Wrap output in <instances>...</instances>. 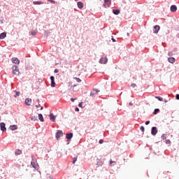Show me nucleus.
<instances>
[{"mask_svg":"<svg viewBox=\"0 0 179 179\" xmlns=\"http://www.w3.org/2000/svg\"><path fill=\"white\" fill-rule=\"evenodd\" d=\"M51 80V87H55V78L53 76H51L50 78Z\"/></svg>","mask_w":179,"mask_h":179,"instance_id":"nucleus-5","label":"nucleus"},{"mask_svg":"<svg viewBox=\"0 0 179 179\" xmlns=\"http://www.w3.org/2000/svg\"><path fill=\"white\" fill-rule=\"evenodd\" d=\"M111 40H112L113 43H115V41H116L114 38H112Z\"/></svg>","mask_w":179,"mask_h":179,"instance_id":"nucleus-47","label":"nucleus"},{"mask_svg":"<svg viewBox=\"0 0 179 179\" xmlns=\"http://www.w3.org/2000/svg\"><path fill=\"white\" fill-rule=\"evenodd\" d=\"M10 131H16L17 129V125L13 124L10 126Z\"/></svg>","mask_w":179,"mask_h":179,"instance_id":"nucleus-16","label":"nucleus"},{"mask_svg":"<svg viewBox=\"0 0 179 179\" xmlns=\"http://www.w3.org/2000/svg\"><path fill=\"white\" fill-rule=\"evenodd\" d=\"M159 30H160V26L159 25H155L153 27V33L157 34L159 33Z\"/></svg>","mask_w":179,"mask_h":179,"instance_id":"nucleus-8","label":"nucleus"},{"mask_svg":"<svg viewBox=\"0 0 179 179\" xmlns=\"http://www.w3.org/2000/svg\"><path fill=\"white\" fill-rule=\"evenodd\" d=\"M12 69L13 75H15V76H19V74L20 73L19 71V67H17L16 65H14L13 66Z\"/></svg>","mask_w":179,"mask_h":179,"instance_id":"nucleus-2","label":"nucleus"},{"mask_svg":"<svg viewBox=\"0 0 179 179\" xmlns=\"http://www.w3.org/2000/svg\"><path fill=\"white\" fill-rule=\"evenodd\" d=\"M103 142H104V140L101 139V140H99V143H100V145H101V143H103Z\"/></svg>","mask_w":179,"mask_h":179,"instance_id":"nucleus-39","label":"nucleus"},{"mask_svg":"<svg viewBox=\"0 0 179 179\" xmlns=\"http://www.w3.org/2000/svg\"><path fill=\"white\" fill-rule=\"evenodd\" d=\"M159 112H160V109L156 108L154 110L153 114H154V115H156V114H157Z\"/></svg>","mask_w":179,"mask_h":179,"instance_id":"nucleus-23","label":"nucleus"},{"mask_svg":"<svg viewBox=\"0 0 179 179\" xmlns=\"http://www.w3.org/2000/svg\"><path fill=\"white\" fill-rule=\"evenodd\" d=\"M177 51H178V49L177 48H175L172 52H177Z\"/></svg>","mask_w":179,"mask_h":179,"instance_id":"nucleus-38","label":"nucleus"},{"mask_svg":"<svg viewBox=\"0 0 179 179\" xmlns=\"http://www.w3.org/2000/svg\"><path fill=\"white\" fill-rule=\"evenodd\" d=\"M155 99H157L159 101H163V98H162L161 96H155Z\"/></svg>","mask_w":179,"mask_h":179,"instance_id":"nucleus-29","label":"nucleus"},{"mask_svg":"<svg viewBox=\"0 0 179 179\" xmlns=\"http://www.w3.org/2000/svg\"><path fill=\"white\" fill-rule=\"evenodd\" d=\"M103 6L106 7V4H103Z\"/></svg>","mask_w":179,"mask_h":179,"instance_id":"nucleus-54","label":"nucleus"},{"mask_svg":"<svg viewBox=\"0 0 179 179\" xmlns=\"http://www.w3.org/2000/svg\"><path fill=\"white\" fill-rule=\"evenodd\" d=\"M129 106H134V103H132L131 102L129 103Z\"/></svg>","mask_w":179,"mask_h":179,"instance_id":"nucleus-50","label":"nucleus"},{"mask_svg":"<svg viewBox=\"0 0 179 179\" xmlns=\"http://www.w3.org/2000/svg\"><path fill=\"white\" fill-rule=\"evenodd\" d=\"M6 37V32H2L0 34V40H3Z\"/></svg>","mask_w":179,"mask_h":179,"instance_id":"nucleus-17","label":"nucleus"},{"mask_svg":"<svg viewBox=\"0 0 179 179\" xmlns=\"http://www.w3.org/2000/svg\"><path fill=\"white\" fill-rule=\"evenodd\" d=\"M94 92H96V93H99L100 92V90H99L97 89H94Z\"/></svg>","mask_w":179,"mask_h":179,"instance_id":"nucleus-42","label":"nucleus"},{"mask_svg":"<svg viewBox=\"0 0 179 179\" xmlns=\"http://www.w3.org/2000/svg\"><path fill=\"white\" fill-rule=\"evenodd\" d=\"M75 100H76V99H75V98H71V101H73H73H75Z\"/></svg>","mask_w":179,"mask_h":179,"instance_id":"nucleus-45","label":"nucleus"},{"mask_svg":"<svg viewBox=\"0 0 179 179\" xmlns=\"http://www.w3.org/2000/svg\"><path fill=\"white\" fill-rule=\"evenodd\" d=\"M94 94H96V93H94V92H90V96H94Z\"/></svg>","mask_w":179,"mask_h":179,"instance_id":"nucleus-44","label":"nucleus"},{"mask_svg":"<svg viewBox=\"0 0 179 179\" xmlns=\"http://www.w3.org/2000/svg\"><path fill=\"white\" fill-rule=\"evenodd\" d=\"M77 6H78V9H83L84 4L82 1H78L77 3Z\"/></svg>","mask_w":179,"mask_h":179,"instance_id":"nucleus-12","label":"nucleus"},{"mask_svg":"<svg viewBox=\"0 0 179 179\" xmlns=\"http://www.w3.org/2000/svg\"><path fill=\"white\" fill-rule=\"evenodd\" d=\"M157 134V127H152L151 129V134L155 136Z\"/></svg>","mask_w":179,"mask_h":179,"instance_id":"nucleus-7","label":"nucleus"},{"mask_svg":"<svg viewBox=\"0 0 179 179\" xmlns=\"http://www.w3.org/2000/svg\"><path fill=\"white\" fill-rule=\"evenodd\" d=\"M38 120L41 121V122H44V117H43V114H38Z\"/></svg>","mask_w":179,"mask_h":179,"instance_id":"nucleus-18","label":"nucleus"},{"mask_svg":"<svg viewBox=\"0 0 179 179\" xmlns=\"http://www.w3.org/2000/svg\"><path fill=\"white\" fill-rule=\"evenodd\" d=\"M166 134H162V136H161V138L163 140V141H164V139H166Z\"/></svg>","mask_w":179,"mask_h":179,"instance_id":"nucleus-32","label":"nucleus"},{"mask_svg":"<svg viewBox=\"0 0 179 179\" xmlns=\"http://www.w3.org/2000/svg\"><path fill=\"white\" fill-rule=\"evenodd\" d=\"M168 62H170V64H174L176 62V58L174 57H169Z\"/></svg>","mask_w":179,"mask_h":179,"instance_id":"nucleus-15","label":"nucleus"},{"mask_svg":"<svg viewBox=\"0 0 179 179\" xmlns=\"http://www.w3.org/2000/svg\"><path fill=\"white\" fill-rule=\"evenodd\" d=\"M131 87L135 88V87H136V84L132 83V84L131 85Z\"/></svg>","mask_w":179,"mask_h":179,"instance_id":"nucleus-37","label":"nucleus"},{"mask_svg":"<svg viewBox=\"0 0 179 179\" xmlns=\"http://www.w3.org/2000/svg\"><path fill=\"white\" fill-rule=\"evenodd\" d=\"M41 104H38V105L36 106V108H39V107H41Z\"/></svg>","mask_w":179,"mask_h":179,"instance_id":"nucleus-46","label":"nucleus"},{"mask_svg":"<svg viewBox=\"0 0 179 179\" xmlns=\"http://www.w3.org/2000/svg\"><path fill=\"white\" fill-rule=\"evenodd\" d=\"M108 62V59H107V57H102V58H101L100 60H99V62H100L101 64H106V63Z\"/></svg>","mask_w":179,"mask_h":179,"instance_id":"nucleus-10","label":"nucleus"},{"mask_svg":"<svg viewBox=\"0 0 179 179\" xmlns=\"http://www.w3.org/2000/svg\"><path fill=\"white\" fill-rule=\"evenodd\" d=\"M45 36H47V37H48V36H50V32L48 31H45Z\"/></svg>","mask_w":179,"mask_h":179,"instance_id":"nucleus-34","label":"nucleus"},{"mask_svg":"<svg viewBox=\"0 0 179 179\" xmlns=\"http://www.w3.org/2000/svg\"><path fill=\"white\" fill-rule=\"evenodd\" d=\"M171 12H177V6L172 5L171 6Z\"/></svg>","mask_w":179,"mask_h":179,"instance_id":"nucleus-14","label":"nucleus"},{"mask_svg":"<svg viewBox=\"0 0 179 179\" xmlns=\"http://www.w3.org/2000/svg\"><path fill=\"white\" fill-rule=\"evenodd\" d=\"M31 164L34 169H37L38 167V164H37V159H36V157L34 156H31Z\"/></svg>","mask_w":179,"mask_h":179,"instance_id":"nucleus-1","label":"nucleus"},{"mask_svg":"<svg viewBox=\"0 0 179 179\" xmlns=\"http://www.w3.org/2000/svg\"><path fill=\"white\" fill-rule=\"evenodd\" d=\"M83 102H80L79 104H78V107H80V108H83Z\"/></svg>","mask_w":179,"mask_h":179,"instance_id":"nucleus-35","label":"nucleus"},{"mask_svg":"<svg viewBox=\"0 0 179 179\" xmlns=\"http://www.w3.org/2000/svg\"><path fill=\"white\" fill-rule=\"evenodd\" d=\"M48 2H50V3H57V2L54 0H48Z\"/></svg>","mask_w":179,"mask_h":179,"instance_id":"nucleus-33","label":"nucleus"},{"mask_svg":"<svg viewBox=\"0 0 179 179\" xmlns=\"http://www.w3.org/2000/svg\"><path fill=\"white\" fill-rule=\"evenodd\" d=\"M75 111L78 112V111H79V108L76 107V108H75Z\"/></svg>","mask_w":179,"mask_h":179,"instance_id":"nucleus-48","label":"nucleus"},{"mask_svg":"<svg viewBox=\"0 0 179 179\" xmlns=\"http://www.w3.org/2000/svg\"><path fill=\"white\" fill-rule=\"evenodd\" d=\"M63 135H64V133L62 132V130L57 131L55 135L56 139H59V138H61V136H62Z\"/></svg>","mask_w":179,"mask_h":179,"instance_id":"nucleus-4","label":"nucleus"},{"mask_svg":"<svg viewBox=\"0 0 179 179\" xmlns=\"http://www.w3.org/2000/svg\"><path fill=\"white\" fill-rule=\"evenodd\" d=\"M31 121H38V119H37V117L33 116L31 117Z\"/></svg>","mask_w":179,"mask_h":179,"instance_id":"nucleus-28","label":"nucleus"},{"mask_svg":"<svg viewBox=\"0 0 179 179\" xmlns=\"http://www.w3.org/2000/svg\"><path fill=\"white\" fill-rule=\"evenodd\" d=\"M11 61H12V63L13 64H20V60H19V59H17V58H16V57H13L12 59H11Z\"/></svg>","mask_w":179,"mask_h":179,"instance_id":"nucleus-11","label":"nucleus"},{"mask_svg":"<svg viewBox=\"0 0 179 179\" xmlns=\"http://www.w3.org/2000/svg\"><path fill=\"white\" fill-rule=\"evenodd\" d=\"M77 160H78V157H73V162H72L73 164H75V163H76Z\"/></svg>","mask_w":179,"mask_h":179,"instance_id":"nucleus-26","label":"nucleus"},{"mask_svg":"<svg viewBox=\"0 0 179 179\" xmlns=\"http://www.w3.org/2000/svg\"><path fill=\"white\" fill-rule=\"evenodd\" d=\"M104 3L107 5H111V1L110 0H104Z\"/></svg>","mask_w":179,"mask_h":179,"instance_id":"nucleus-25","label":"nucleus"},{"mask_svg":"<svg viewBox=\"0 0 179 179\" xmlns=\"http://www.w3.org/2000/svg\"><path fill=\"white\" fill-rule=\"evenodd\" d=\"M75 1H78V0H75Z\"/></svg>","mask_w":179,"mask_h":179,"instance_id":"nucleus-57","label":"nucleus"},{"mask_svg":"<svg viewBox=\"0 0 179 179\" xmlns=\"http://www.w3.org/2000/svg\"><path fill=\"white\" fill-rule=\"evenodd\" d=\"M58 72H59V71L58 70V69H55V71H54V73H58Z\"/></svg>","mask_w":179,"mask_h":179,"instance_id":"nucleus-41","label":"nucleus"},{"mask_svg":"<svg viewBox=\"0 0 179 179\" xmlns=\"http://www.w3.org/2000/svg\"><path fill=\"white\" fill-rule=\"evenodd\" d=\"M166 145H171V141L169 139L166 140Z\"/></svg>","mask_w":179,"mask_h":179,"instance_id":"nucleus-31","label":"nucleus"},{"mask_svg":"<svg viewBox=\"0 0 179 179\" xmlns=\"http://www.w3.org/2000/svg\"><path fill=\"white\" fill-rule=\"evenodd\" d=\"M73 79L75 80H76L77 83H80V82H82V80H80V78H78V77H74Z\"/></svg>","mask_w":179,"mask_h":179,"instance_id":"nucleus-22","label":"nucleus"},{"mask_svg":"<svg viewBox=\"0 0 179 179\" xmlns=\"http://www.w3.org/2000/svg\"><path fill=\"white\" fill-rule=\"evenodd\" d=\"M120 10L118 9H113V13H114V15H120Z\"/></svg>","mask_w":179,"mask_h":179,"instance_id":"nucleus-19","label":"nucleus"},{"mask_svg":"<svg viewBox=\"0 0 179 179\" xmlns=\"http://www.w3.org/2000/svg\"><path fill=\"white\" fill-rule=\"evenodd\" d=\"M43 3H44V2H43V1H34L33 2L34 5H43Z\"/></svg>","mask_w":179,"mask_h":179,"instance_id":"nucleus-20","label":"nucleus"},{"mask_svg":"<svg viewBox=\"0 0 179 179\" xmlns=\"http://www.w3.org/2000/svg\"><path fill=\"white\" fill-rule=\"evenodd\" d=\"M38 101L40 102V99H38Z\"/></svg>","mask_w":179,"mask_h":179,"instance_id":"nucleus-56","label":"nucleus"},{"mask_svg":"<svg viewBox=\"0 0 179 179\" xmlns=\"http://www.w3.org/2000/svg\"><path fill=\"white\" fill-rule=\"evenodd\" d=\"M43 106H41V110H43Z\"/></svg>","mask_w":179,"mask_h":179,"instance_id":"nucleus-53","label":"nucleus"},{"mask_svg":"<svg viewBox=\"0 0 179 179\" xmlns=\"http://www.w3.org/2000/svg\"><path fill=\"white\" fill-rule=\"evenodd\" d=\"M19 96H20V92L15 91V94L14 95V97H19Z\"/></svg>","mask_w":179,"mask_h":179,"instance_id":"nucleus-24","label":"nucleus"},{"mask_svg":"<svg viewBox=\"0 0 179 179\" xmlns=\"http://www.w3.org/2000/svg\"><path fill=\"white\" fill-rule=\"evenodd\" d=\"M15 155H22V150L20 149H17L15 152Z\"/></svg>","mask_w":179,"mask_h":179,"instance_id":"nucleus-21","label":"nucleus"},{"mask_svg":"<svg viewBox=\"0 0 179 179\" xmlns=\"http://www.w3.org/2000/svg\"><path fill=\"white\" fill-rule=\"evenodd\" d=\"M31 36H36L37 34V31L36 30H33L31 32Z\"/></svg>","mask_w":179,"mask_h":179,"instance_id":"nucleus-27","label":"nucleus"},{"mask_svg":"<svg viewBox=\"0 0 179 179\" xmlns=\"http://www.w3.org/2000/svg\"><path fill=\"white\" fill-rule=\"evenodd\" d=\"M176 100H179V94H176Z\"/></svg>","mask_w":179,"mask_h":179,"instance_id":"nucleus-43","label":"nucleus"},{"mask_svg":"<svg viewBox=\"0 0 179 179\" xmlns=\"http://www.w3.org/2000/svg\"><path fill=\"white\" fill-rule=\"evenodd\" d=\"M112 163H114V162H113V160H110V164H111Z\"/></svg>","mask_w":179,"mask_h":179,"instance_id":"nucleus-49","label":"nucleus"},{"mask_svg":"<svg viewBox=\"0 0 179 179\" xmlns=\"http://www.w3.org/2000/svg\"><path fill=\"white\" fill-rule=\"evenodd\" d=\"M174 54H176V53H173V52H169L168 53V55H169V57H173V55H174Z\"/></svg>","mask_w":179,"mask_h":179,"instance_id":"nucleus-30","label":"nucleus"},{"mask_svg":"<svg viewBox=\"0 0 179 179\" xmlns=\"http://www.w3.org/2000/svg\"><path fill=\"white\" fill-rule=\"evenodd\" d=\"M127 36H129V33H127Z\"/></svg>","mask_w":179,"mask_h":179,"instance_id":"nucleus-55","label":"nucleus"},{"mask_svg":"<svg viewBox=\"0 0 179 179\" xmlns=\"http://www.w3.org/2000/svg\"><path fill=\"white\" fill-rule=\"evenodd\" d=\"M31 99L27 98L25 99V104H26V106H31Z\"/></svg>","mask_w":179,"mask_h":179,"instance_id":"nucleus-13","label":"nucleus"},{"mask_svg":"<svg viewBox=\"0 0 179 179\" xmlns=\"http://www.w3.org/2000/svg\"><path fill=\"white\" fill-rule=\"evenodd\" d=\"M50 120L52 121V122H55V118H57V115H54L53 113H50L49 115Z\"/></svg>","mask_w":179,"mask_h":179,"instance_id":"nucleus-9","label":"nucleus"},{"mask_svg":"<svg viewBox=\"0 0 179 179\" xmlns=\"http://www.w3.org/2000/svg\"><path fill=\"white\" fill-rule=\"evenodd\" d=\"M0 128H1V131H2V132H6V124L4 122L0 123Z\"/></svg>","mask_w":179,"mask_h":179,"instance_id":"nucleus-6","label":"nucleus"},{"mask_svg":"<svg viewBox=\"0 0 179 179\" xmlns=\"http://www.w3.org/2000/svg\"><path fill=\"white\" fill-rule=\"evenodd\" d=\"M150 124V121L147 120V121L145 122V125H149Z\"/></svg>","mask_w":179,"mask_h":179,"instance_id":"nucleus-40","label":"nucleus"},{"mask_svg":"<svg viewBox=\"0 0 179 179\" xmlns=\"http://www.w3.org/2000/svg\"><path fill=\"white\" fill-rule=\"evenodd\" d=\"M72 138H73V133H67L66 134V138L67 139L68 142L71 141Z\"/></svg>","mask_w":179,"mask_h":179,"instance_id":"nucleus-3","label":"nucleus"},{"mask_svg":"<svg viewBox=\"0 0 179 179\" xmlns=\"http://www.w3.org/2000/svg\"><path fill=\"white\" fill-rule=\"evenodd\" d=\"M97 164H98L99 166H101V162H100L99 164V162H98Z\"/></svg>","mask_w":179,"mask_h":179,"instance_id":"nucleus-51","label":"nucleus"},{"mask_svg":"<svg viewBox=\"0 0 179 179\" xmlns=\"http://www.w3.org/2000/svg\"><path fill=\"white\" fill-rule=\"evenodd\" d=\"M140 129H141V131L142 132H145V127H144L143 126H141V127H140Z\"/></svg>","mask_w":179,"mask_h":179,"instance_id":"nucleus-36","label":"nucleus"},{"mask_svg":"<svg viewBox=\"0 0 179 179\" xmlns=\"http://www.w3.org/2000/svg\"><path fill=\"white\" fill-rule=\"evenodd\" d=\"M164 103H167V100H164Z\"/></svg>","mask_w":179,"mask_h":179,"instance_id":"nucleus-52","label":"nucleus"}]
</instances>
